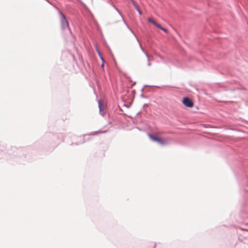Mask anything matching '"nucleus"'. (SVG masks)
<instances>
[{
    "label": "nucleus",
    "mask_w": 248,
    "mask_h": 248,
    "mask_svg": "<svg viewBox=\"0 0 248 248\" xmlns=\"http://www.w3.org/2000/svg\"><path fill=\"white\" fill-rule=\"evenodd\" d=\"M98 53H99V55H100V58H101V60H102V61H103V58L101 57V55H100V53L99 52H98Z\"/></svg>",
    "instance_id": "obj_14"
},
{
    "label": "nucleus",
    "mask_w": 248,
    "mask_h": 248,
    "mask_svg": "<svg viewBox=\"0 0 248 248\" xmlns=\"http://www.w3.org/2000/svg\"><path fill=\"white\" fill-rule=\"evenodd\" d=\"M116 10L118 12L119 14V16H120V17L123 20L124 24L126 25V26H127V28L130 31L134 34V35L135 36V37L136 38V39L137 40V41L138 42H139V40L137 38V37H136V35L135 34V33L133 32V31L129 28V27H128V26L127 25V24L126 23V22H125V21L124 20V18L120 14V13H119V12L118 11V9H116Z\"/></svg>",
    "instance_id": "obj_6"
},
{
    "label": "nucleus",
    "mask_w": 248,
    "mask_h": 248,
    "mask_svg": "<svg viewBox=\"0 0 248 248\" xmlns=\"http://www.w3.org/2000/svg\"><path fill=\"white\" fill-rule=\"evenodd\" d=\"M148 21L150 22V23H152V24L153 23V22L155 21L152 18H149L148 19Z\"/></svg>",
    "instance_id": "obj_13"
},
{
    "label": "nucleus",
    "mask_w": 248,
    "mask_h": 248,
    "mask_svg": "<svg viewBox=\"0 0 248 248\" xmlns=\"http://www.w3.org/2000/svg\"><path fill=\"white\" fill-rule=\"evenodd\" d=\"M148 136L149 137V138L153 141H154L155 138L156 137V136H154L151 134H148Z\"/></svg>",
    "instance_id": "obj_9"
},
{
    "label": "nucleus",
    "mask_w": 248,
    "mask_h": 248,
    "mask_svg": "<svg viewBox=\"0 0 248 248\" xmlns=\"http://www.w3.org/2000/svg\"><path fill=\"white\" fill-rule=\"evenodd\" d=\"M139 45H140V49H141V50L142 51V52L145 54V56H146L147 58V60L148 61V65L149 66H150L151 65V64L149 62L150 61V59H149V55L145 51V50H144L143 48L142 47L141 45L139 43Z\"/></svg>",
    "instance_id": "obj_7"
},
{
    "label": "nucleus",
    "mask_w": 248,
    "mask_h": 248,
    "mask_svg": "<svg viewBox=\"0 0 248 248\" xmlns=\"http://www.w3.org/2000/svg\"><path fill=\"white\" fill-rule=\"evenodd\" d=\"M154 141H155L161 145H164L169 144L170 141V139H165L163 140L156 137Z\"/></svg>",
    "instance_id": "obj_2"
},
{
    "label": "nucleus",
    "mask_w": 248,
    "mask_h": 248,
    "mask_svg": "<svg viewBox=\"0 0 248 248\" xmlns=\"http://www.w3.org/2000/svg\"><path fill=\"white\" fill-rule=\"evenodd\" d=\"M61 27L62 30L68 28V23L64 15L60 13Z\"/></svg>",
    "instance_id": "obj_1"
},
{
    "label": "nucleus",
    "mask_w": 248,
    "mask_h": 248,
    "mask_svg": "<svg viewBox=\"0 0 248 248\" xmlns=\"http://www.w3.org/2000/svg\"><path fill=\"white\" fill-rule=\"evenodd\" d=\"M132 2L133 4V5L135 7V8L137 10V11L138 12V13H139V14L140 15H141L142 14V12L140 10V9L139 8L138 6H137V5L135 3V1H133V0H132Z\"/></svg>",
    "instance_id": "obj_8"
},
{
    "label": "nucleus",
    "mask_w": 248,
    "mask_h": 248,
    "mask_svg": "<svg viewBox=\"0 0 248 248\" xmlns=\"http://www.w3.org/2000/svg\"><path fill=\"white\" fill-rule=\"evenodd\" d=\"M100 132L99 131H95V132H93L91 134H90V135H97L98 133H100Z\"/></svg>",
    "instance_id": "obj_11"
},
{
    "label": "nucleus",
    "mask_w": 248,
    "mask_h": 248,
    "mask_svg": "<svg viewBox=\"0 0 248 248\" xmlns=\"http://www.w3.org/2000/svg\"><path fill=\"white\" fill-rule=\"evenodd\" d=\"M154 141H155L161 145H164L169 144L170 141V139H165L163 140L156 137Z\"/></svg>",
    "instance_id": "obj_3"
},
{
    "label": "nucleus",
    "mask_w": 248,
    "mask_h": 248,
    "mask_svg": "<svg viewBox=\"0 0 248 248\" xmlns=\"http://www.w3.org/2000/svg\"><path fill=\"white\" fill-rule=\"evenodd\" d=\"M184 105L188 108H191L193 106L192 101L188 98H184L183 101Z\"/></svg>",
    "instance_id": "obj_4"
},
{
    "label": "nucleus",
    "mask_w": 248,
    "mask_h": 248,
    "mask_svg": "<svg viewBox=\"0 0 248 248\" xmlns=\"http://www.w3.org/2000/svg\"><path fill=\"white\" fill-rule=\"evenodd\" d=\"M159 29H161V30L164 31L166 32H168L167 30L164 28L162 27L161 26H160V28H159Z\"/></svg>",
    "instance_id": "obj_12"
},
{
    "label": "nucleus",
    "mask_w": 248,
    "mask_h": 248,
    "mask_svg": "<svg viewBox=\"0 0 248 248\" xmlns=\"http://www.w3.org/2000/svg\"><path fill=\"white\" fill-rule=\"evenodd\" d=\"M98 106L99 108V112L100 114L103 116L105 113V106L103 104H102L100 100L98 101Z\"/></svg>",
    "instance_id": "obj_5"
},
{
    "label": "nucleus",
    "mask_w": 248,
    "mask_h": 248,
    "mask_svg": "<svg viewBox=\"0 0 248 248\" xmlns=\"http://www.w3.org/2000/svg\"><path fill=\"white\" fill-rule=\"evenodd\" d=\"M153 24L158 28H160L161 25L156 22L155 21L153 22Z\"/></svg>",
    "instance_id": "obj_10"
}]
</instances>
